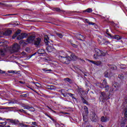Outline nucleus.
<instances>
[{
  "label": "nucleus",
  "instance_id": "f257e3e1",
  "mask_svg": "<svg viewBox=\"0 0 127 127\" xmlns=\"http://www.w3.org/2000/svg\"><path fill=\"white\" fill-rule=\"evenodd\" d=\"M59 58L61 62L64 64H69V63H70V61L71 60V57H63L60 56Z\"/></svg>",
  "mask_w": 127,
  "mask_h": 127
},
{
  "label": "nucleus",
  "instance_id": "f03ea898",
  "mask_svg": "<svg viewBox=\"0 0 127 127\" xmlns=\"http://www.w3.org/2000/svg\"><path fill=\"white\" fill-rule=\"evenodd\" d=\"M84 113L83 114V119L84 122H88V114H89V111L88 110V107L84 106Z\"/></svg>",
  "mask_w": 127,
  "mask_h": 127
},
{
  "label": "nucleus",
  "instance_id": "7ed1b4c3",
  "mask_svg": "<svg viewBox=\"0 0 127 127\" xmlns=\"http://www.w3.org/2000/svg\"><path fill=\"white\" fill-rule=\"evenodd\" d=\"M100 88H104L106 92H109V90H110V86L108 85V82H107L105 79L103 80L102 86Z\"/></svg>",
  "mask_w": 127,
  "mask_h": 127
},
{
  "label": "nucleus",
  "instance_id": "20e7f679",
  "mask_svg": "<svg viewBox=\"0 0 127 127\" xmlns=\"http://www.w3.org/2000/svg\"><path fill=\"white\" fill-rule=\"evenodd\" d=\"M19 49H20V46L17 44L16 43H14L13 45L12 48V52L14 53L15 52H18Z\"/></svg>",
  "mask_w": 127,
  "mask_h": 127
},
{
  "label": "nucleus",
  "instance_id": "39448f33",
  "mask_svg": "<svg viewBox=\"0 0 127 127\" xmlns=\"http://www.w3.org/2000/svg\"><path fill=\"white\" fill-rule=\"evenodd\" d=\"M100 94V100H102V102L103 101H104V100H109V98H108V96L107 95V94H106V92L104 91L101 92Z\"/></svg>",
  "mask_w": 127,
  "mask_h": 127
},
{
  "label": "nucleus",
  "instance_id": "423d86ee",
  "mask_svg": "<svg viewBox=\"0 0 127 127\" xmlns=\"http://www.w3.org/2000/svg\"><path fill=\"white\" fill-rule=\"evenodd\" d=\"M90 120L92 122H93L94 123H96V122L98 121V117L97 116V115H96V113H92L90 117Z\"/></svg>",
  "mask_w": 127,
  "mask_h": 127
},
{
  "label": "nucleus",
  "instance_id": "0eeeda50",
  "mask_svg": "<svg viewBox=\"0 0 127 127\" xmlns=\"http://www.w3.org/2000/svg\"><path fill=\"white\" fill-rule=\"evenodd\" d=\"M35 39V35H30L27 39L26 42H28V43H32V42L34 41Z\"/></svg>",
  "mask_w": 127,
  "mask_h": 127
},
{
  "label": "nucleus",
  "instance_id": "6e6552de",
  "mask_svg": "<svg viewBox=\"0 0 127 127\" xmlns=\"http://www.w3.org/2000/svg\"><path fill=\"white\" fill-rule=\"evenodd\" d=\"M119 90V85L118 83H115L112 85V89L110 90V92H116Z\"/></svg>",
  "mask_w": 127,
  "mask_h": 127
},
{
  "label": "nucleus",
  "instance_id": "1a4fd4ad",
  "mask_svg": "<svg viewBox=\"0 0 127 127\" xmlns=\"http://www.w3.org/2000/svg\"><path fill=\"white\" fill-rule=\"evenodd\" d=\"M27 34L25 33H22L20 34V35H18L17 37V39L18 40H21V39H23L25 37H27Z\"/></svg>",
  "mask_w": 127,
  "mask_h": 127
},
{
  "label": "nucleus",
  "instance_id": "9d476101",
  "mask_svg": "<svg viewBox=\"0 0 127 127\" xmlns=\"http://www.w3.org/2000/svg\"><path fill=\"white\" fill-rule=\"evenodd\" d=\"M90 62L94 64V65H96V66H102L103 65V63L100 61H89Z\"/></svg>",
  "mask_w": 127,
  "mask_h": 127
},
{
  "label": "nucleus",
  "instance_id": "9b49d317",
  "mask_svg": "<svg viewBox=\"0 0 127 127\" xmlns=\"http://www.w3.org/2000/svg\"><path fill=\"white\" fill-rule=\"evenodd\" d=\"M40 42H41V38H37L36 40H35L34 45L38 46L39 44H40Z\"/></svg>",
  "mask_w": 127,
  "mask_h": 127
},
{
  "label": "nucleus",
  "instance_id": "f8f14e48",
  "mask_svg": "<svg viewBox=\"0 0 127 127\" xmlns=\"http://www.w3.org/2000/svg\"><path fill=\"white\" fill-rule=\"evenodd\" d=\"M12 31L11 30H7L5 31L4 33H3V35H5L6 36H9L10 34H11V33Z\"/></svg>",
  "mask_w": 127,
  "mask_h": 127
},
{
  "label": "nucleus",
  "instance_id": "ddd939ff",
  "mask_svg": "<svg viewBox=\"0 0 127 127\" xmlns=\"http://www.w3.org/2000/svg\"><path fill=\"white\" fill-rule=\"evenodd\" d=\"M64 82H68V83H69V84H73V83H74V80H73L68 77L64 78Z\"/></svg>",
  "mask_w": 127,
  "mask_h": 127
},
{
  "label": "nucleus",
  "instance_id": "4468645a",
  "mask_svg": "<svg viewBox=\"0 0 127 127\" xmlns=\"http://www.w3.org/2000/svg\"><path fill=\"white\" fill-rule=\"evenodd\" d=\"M54 47L49 46L47 47V50L48 51V52H52V51H54Z\"/></svg>",
  "mask_w": 127,
  "mask_h": 127
},
{
  "label": "nucleus",
  "instance_id": "2eb2a0df",
  "mask_svg": "<svg viewBox=\"0 0 127 127\" xmlns=\"http://www.w3.org/2000/svg\"><path fill=\"white\" fill-rule=\"evenodd\" d=\"M6 121H7V122H9V123H11V124H14V125H16V124H17V121L14 120L7 119H6Z\"/></svg>",
  "mask_w": 127,
  "mask_h": 127
},
{
  "label": "nucleus",
  "instance_id": "dca6fc26",
  "mask_svg": "<svg viewBox=\"0 0 127 127\" xmlns=\"http://www.w3.org/2000/svg\"><path fill=\"white\" fill-rule=\"evenodd\" d=\"M94 52L96 53V55L97 56H101V50H100L99 49L95 48L94 49Z\"/></svg>",
  "mask_w": 127,
  "mask_h": 127
},
{
  "label": "nucleus",
  "instance_id": "f3484780",
  "mask_svg": "<svg viewBox=\"0 0 127 127\" xmlns=\"http://www.w3.org/2000/svg\"><path fill=\"white\" fill-rule=\"evenodd\" d=\"M20 32H21V30H18L17 31L15 32V33L13 35L12 38H15V37H16V36H17V35H18L19 33H20Z\"/></svg>",
  "mask_w": 127,
  "mask_h": 127
},
{
  "label": "nucleus",
  "instance_id": "a211bd4d",
  "mask_svg": "<svg viewBox=\"0 0 127 127\" xmlns=\"http://www.w3.org/2000/svg\"><path fill=\"white\" fill-rule=\"evenodd\" d=\"M44 40L46 45H48V42H49V37H48V36H45Z\"/></svg>",
  "mask_w": 127,
  "mask_h": 127
},
{
  "label": "nucleus",
  "instance_id": "6ab92c4d",
  "mask_svg": "<svg viewBox=\"0 0 127 127\" xmlns=\"http://www.w3.org/2000/svg\"><path fill=\"white\" fill-rule=\"evenodd\" d=\"M107 121H108V118H107V117L102 116L101 118V122H102V123H106V122H107Z\"/></svg>",
  "mask_w": 127,
  "mask_h": 127
},
{
  "label": "nucleus",
  "instance_id": "aec40b11",
  "mask_svg": "<svg viewBox=\"0 0 127 127\" xmlns=\"http://www.w3.org/2000/svg\"><path fill=\"white\" fill-rule=\"evenodd\" d=\"M108 66H109V68H110V69H112V70H116V69H117V66L115 65L108 64Z\"/></svg>",
  "mask_w": 127,
  "mask_h": 127
},
{
  "label": "nucleus",
  "instance_id": "412c9836",
  "mask_svg": "<svg viewBox=\"0 0 127 127\" xmlns=\"http://www.w3.org/2000/svg\"><path fill=\"white\" fill-rule=\"evenodd\" d=\"M70 57L71 60H76V59H77V56L74 54H71Z\"/></svg>",
  "mask_w": 127,
  "mask_h": 127
},
{
  "label": "nucleus",
  "instance_id": "4be33fe9",
  "mask_svg": "<svg viewBox=\"0 0 127 127\" xmlns=\"http://www.w3.org/2000/svg\"><path fill=\"white\" fill-rule=\"evenodd\" d=\"M0 55L1 56H4L5 55V50H0Z\"/></svg>",
  "mask_w": 127,
  "mask_h": 127
},
{
  "label": "nucleus",
  "instance_id": "5701e85b",
  "mask_svg": "<svg viewBox=\"0 0 127 127\" xmlns=\"http://www.w3.org/2000/svg\"><path fill=\"white\" fill-rule=\"evenodd\" d=\"M114 39H117V40H121L122 39V37L119 35H115L114 37H113Z\"/></svg>",
  "mask_w": 127,
  "mask_h": 127
},
{
  "label": "nucleus",
  "instance_id": "b1692460",
  "mask_svg": "<svg viewBox=\"0 0 127 127\" xmlns=\"http://www.w3.org/2000/svg\"><path fill=\"white\" fill-rule=\"evenodd\" d=\"M85 22H86V23H88L89 25H94L95 24V23L90 22V21L88 19H85Z\"/></svg>",
  "mask_w": 127,
  "mask_h": 127
},
{
  "label": "nucleus",
  "instance_id": "393cba45",
  "mask_svg": "<svg viewBox=\"0 0 127 127\" xmlns=\"http://www.w3.org/2000/svg\"><path fill=\"white\" fill-rule=\"evenodd\" d=\"M55 10H56V11H57L58 12H63V11H64L63 10H61L60 9V8H54Z\"/></svg>",
  "mask_w": 127,
  "mask_h": 127
},
{
  "label": "nucleus",
  "instance_id": "a878e982",
  "mask_svg": "<svg viewBox=\"0 0 127 127\" xmlns=\"http://www.w3.org/2000/svg\"><path fill=\"white\" fill-rule=\"evenodd\" d=\"M81 101H82V103L83 104H86V105H88V101L87 100H85L83 97H81Z\"/></svg>",
  "mask_w": 127,
  "mask_h": 127
},
{
  "label": "nucleus",
  "instance_id": "bb28decb",
  "mask_svg": "<svg viewBox=\"0 0 127 127\" xmlns=\"http://www.w3.org/2000/svg\"><path fill=\"white\" fill-rule=\"evenodd\" d=\"M44 51L43 49H39L38 51V54H44Z\"/></svg>",
  "mask_w": 127,
  "mask_h": 127
},
{
  "label": "nucleus",
  "instance_id": "cd10ccee",
  "mask_svg": "<svg viewBox=\"0 0 127 127\" xmlns=\"http://www.w3.org/2000/svg\"><path fill=\"white\" fill-rule=\"evenodd\" d=\"M78 36H79V40H83L82 39H84V36L80 34H78Z\"/></svg>",
  "mask_w": 127,
  "mask_h": 127
},
{
  "label": "nucleus",
  "instance_id": "c85d7f7f",
  "mask_svg": "<svg viewBox=\"0 0 127 127\" xmlns=\"http://www.w3.org/2000/svg\"><path fill=\"white\" fill-rule=\"evenodd\" d=\"M85 12H92L93 11V9L91 8H88L87 9L85 10Z\"/></svg>",
  "mask_w": 127,
  "mask_h": 127
},
{
  "label": "nucleus",
  "instance_id": "c756f323",
  "mask_svg": "<svg viewBox=\"0 0 127 127\" xmlns=\"http://www.w3.org/2000/svg\"><path fill=\"white\" fill-rule=\"evenodd\" d=\"M22 107L24 108V110H25V109H26V110H29V109H30V106L28 105H23Z\"/></svg>",
  "mask_w": 127,
  "mask_h": 127
},
{
  "label": "nucleus",
  "instance_id": "7c9ffc66",
  "mask_svg": "<svg viewBox=\"0 0 127 127\" xmlns=\"http://www.w3.org/2000/svg\"><path fill=\"white\" fill-rule=\"evenodd\" d=\"M107 54L106 53H104V52L100 51V56H106Z\"/></svg>",
  "mask_w": 127,
  "mask_h": 127
},
{
  "label": "nucleus",
  "instance_id": "2f4dec72",
  "mask_svg": "<svg viewBox=\"0 0 127 127\" xmlns=\"http://www.w3.org/2000/svg\"><path fill=\"white\" fill-rule=\"evenodd\" d=\"M56 35H57V36H59L60 38H62V37H63V35H62V34L61 33H57Z\"/></svg>",
  "mask_w": 127,
  "mask_h": 127
},
{
  "label": "nucleus",
  "instance_id": "473e14b6",
  "mask_svg": "<svg viewBox=\"0 0 127 127\" xmlns=\"http://www.w3.org/2000/svg\"><path fill=\"white\" fill-rule=\"evenodd\" d=\"M68 96H70V97L72 98V99H76L75 97H74V94H73L72 93H68Z\"/></svg>",
  "mask_w": 127,
  "mask_h": 127
},
{
  "label": "nucleus",
  "instance_id": "72a5a7b5",
  "mask_svg": "<svg viewBox=\"0 0 127 127\" xmlns=\"http://www.w3.org/2000/svg\"><path fill=\"white\" fill-rule=\"evenodd\" d=\"M30 112H35V109L33 107H30V108L29 109Z\"/></svg>",
  "mask_w": 127,
  "mask_h": 127
},
{
  "label": "nucleus",
  "instance_id": "f704fd0d",
  "mask_svg": "<svg viewBox=\"0 0 127 127\" xmlns=\"http://www.w3.org/2000/svg\"><path fill=\"white\" fill-rule=\"evenodd\" d=\"M118 78H119L120 79H124V74H119L118 75Z\"/></svg>",
  "mask_w": 127,
  "mask_h": 127
},
{
  "label": "nucleus",
  "instance_id": "c9c22d12",
  "mask_svg": "<svg viewBox=\"0 0 127 127\" xmlns=\"http://www.w3.org/2000/svg\"><path fill=\"white\" fill-rule=\"evenodd\" d=\"M35 85L36 86V87H38V88H40V87L41 86V85L38 82H36Z\"/></svg>",
  "mask_w": 127,
  "mask_h": 127
},
{
  "label": "nucleus",
  "instance_id": "e433bc0d",
  "mask_svg": "<svg viewBox=\"0 0 127 127\" xmlns=\"http://www.w3.org/2000/svg\"><path fill=\"white\" fill-rule=\"evenodd\" d=\"M43 70L45 71V72H46L47 71H49L50 72H52V70H51V69L47 70L46 68H43Z\"/></svg>",
  "mask_w": 127,
  "mask_h": 127
},
{
  "label": "nucleus",
  "instance_id": "4c0bfd02",
  "mask_svg": "<svg viewBox=\"0 0 127 127\" xmlns=\"http://www.w3.org/2000/svg\"><path fill=\"white\" fill-rule=\"evenodd\" d=\"M71 45L73 47H75V48H77V47H78V45L75 44H73L72 43H71Z\"/></svg>",
  "mask_w": 127,
  "mask_h": 127
},
{
  "label": "nucleus",
  "instance_id": "58836bf2",
  "mask_svg": "<svg viewBox=\"0 0 127 127\" xmlns=\"http://www.w3.org/2000/svg\"><path fill=\"white\" fill-rule=\"evenodd\" d=\"M106 34H107V35H108L109 36H110V37H111V35L110 33H109V30L107 29L106 30Z\"/></svg>",
  "mask_w": 127,
  "mask_h": 127
},
{
  "label": "nucleus",
  "instance_id": "ea45409f",
  "mask_svg": "<svg viewBox=\"0 0 127 127\" xmlns=\"http://www.w3.org/2000/svg\"><path fill=\"white\" fill-rule=\"evenodd\" d=\"M0 125H2V126H3V127H4V126L6 125V122L3 123H0Z\"/></svg>",
  "mask_w": 127,
  "mask_h": 127
},
{
  "label": "nucleus",
  "instance_id": "a19ab883",
  "mask_svg": "<svg viewBox=\"0 0 127 127\" xmlns=\"http://www.w3.org/2000/svg\"><path fill=\"white\" fill-rule=\"evenodd\" d=\"M4 45V42H0V46Z\"/></svg>",
  "mask_w": 127,
  "mask_h": 127
},
{
  "label": "nucleus",
  "instance_id": "79ce46f5",
  "mask_svg": "<svg viewBox=\"0 0 127 127\" xmlns=\"http://www.w3.org/2000/svg\"><path fill=\"white\" fill-rule=\"evenodd\" d=\"M4 73H5V71H4L3 70H1V69H0V74H4Z\"/></svg>",
  "mask_w": 127,
  "mask_h": 127
},
{
  "label": "nucleus",
  "instance_id": "37998d69",
  "mask_svg": "<svg viewBox=\"0 0 127 127\" xmlns=\"http://www.w3.org/2000/svg\"><path fill=\"white\" fill-rule=\"evenodd\" d=\"M93 57H94V58H95V59H97L98 58V56L97 55V54H94Z\"/></svg>",
  "mask_w": 127,
  "mask_h": 127
},
{
  "label": "nucleus",
  "instance_id": "c03bdc74",
  "mask_svg": "<svg viewBox=\"0 0 127 127\" xmlns=\"http://www.w3.org/2000/svg\"><path fill=\"white\" fill-rule=\"evenodd\" d=\"M23 113H24V114H25L26 115H28V116L30 115L29 114H28L25 110H23Z\"/></svg>",
  "mask_w": 127,
  "mask_h": 127
},
{
  "label": "nucleus",
  "instance_id": "a18cd8bd",
  "mask_svg": "<svg viewBox=\"0 0 127 127\" xmlns=\"http://www.w3.org/2000/svg\"><path fill=\"white\" fill-rule=\"evenodd\" d=\"M27 96V94H22L20 95V97H26Z\"/></svg>",
  "mask_w": 127,
  "mask_h": 127
},
{
  "label": "nucleus",
  "instance_id": "49530a36",
  "mask_svg": "<svg viewBox=\"0 0 127 127\" xmlns=\"http://www.w3.org/2000/svg\"><path fill=\"white\" fill-rule=\"evenodd\" d=\"M29 50H30L29 48H26L25 49V51H26L27 52H29Z\"/></svg>",
  "mask_w": 127,
  "mask_h": 127
},
{
  "label": "nucleus",
  "instance_id": "de8ad7c7",
  "mask_svg": "<svg viewBox=\"0 0 127 127\" xmlns=\"http://www.w3.org/2000/svg\"><path fill=\"white\" fill-rule=\"evenodd\" d=\"M75 37L77 38V39H78L79 40V38H80V36H78V34L75 36Z\"/></svg>",
  "mask_w": 127,
  "mask_h": 127
},
{
  "label": "nucleus",
  "instance_id": "09e8293b",
  "mask_svg": "<svg viewBox=\"0 0 127 127\" xmlns=\"http://www.w3.org/2000/svg\"><path fill=\"white\" fill-rule=\"evenodd\" d=\"M13 74H16L17 75V74H18V72H16V71L15 70H13Z\"/></svg>",
  "mask_w": 127,
  "mask_h": 127
},
{
  "label": "nucleus",
  "instance_id": "8fccbe9b",
  "mask_svg": "<svg viewBox=\"0 0 127 127\" xmlns=\"http://www.w3.org/2000/svg\"><path fill=\"white\" fill-rule=\"evenodd\" d=\"M108 74H109L108 72L106 71L105 72V75L106 77H108Z\"/></svg>",
  "mask_w": 127,
  "mask_h": 127
},
{
  "label": "nucleus",
  "instance_id": "3c124183",
  "mask_svg": "<svg viewBox=\"0 0 127 127\" xmlns=\"http://www.w3.org/2000/svg\"><path fill=\"white\" fill-rule=\"evenodd\" d=\"M0 109H13V107H6L5 108H0Z\"/></svg>",
  "mask_w": 127,
  "mask_h": 127
},
{
  "label": "nucleus",
  "instance_id": "603ef678",
  "mask_svg": "<svg viewBox=\"0 0 127 127\" xmlns=\"http://www.w3.org/2000/svg\"><path fill=\"white\" fill-rule=\"evenodd\" d=\"M18 112H20V113H23V109L19 110Z\"/></svg>",
  "mask_w": 127,
  "mask_h": 127
},
{
  "label": "nucleus",
  "instance_id": "864d4df0",
  "mask_svg": "<svg viewBox=\"0 0 127 127\" xmlns=\"http://www.w3.org/2000/svg\"><path fill=\"white\" fill-rule=\"evenodd\" d=\"M8 73H13V70H9L8 71Z\"/></svg>",
  "mask_w": 127,
  "mask_h": 127
},
{
  "label": "nucleus",
  "instance_id": "5fc2aeb1",
  "mask_svg": "<svg viewBox=\"0 0 127 127\" xmlns=\"http://www.w3.org/2000/svg\"><path fill=\"white\" fill-rule=\"evenodd\" d=\"M44 61H49V59H47L46 58L44 59Z\"/></svg>",
  "mask_w": 127,
  "mask_h": 127
},
{
  "label": "nucleus",
  "instance_id": "6e6d98bb",
  "mask_svg": "<svg viewBox=\"0 0 127 127\" xmlns=\"http://www.w3.org/2000/svg\"><path fill=\"white\" fill-rule=\"evenodd\" d=\"M48 107V108L51 111H53V110H52V109L51 108H50L49 106H47Z\"/></svg>",
  "mask_w": 127,
  "mask_h": 127
},
{
  "label": "nucleus",
  "instance_id": "4d7b16f0",
  "mask_svg": "<svg viewBox=\"0 0 127 127\" xmlns=\"http://www.w3.org/2000/svg\"><path fill=\"white\" fill-rule=\"evenodd\" d=\"M32 125H33V126H36V122H32Z\"/></svg>",
  "mask_w": 127,
  "mask_h": 127
},
{
  "label": "nucleus",
  "instance_id": "13d9d810",
  "mask_svg": "<svg viewBox=\"0 0 127 127\" xmlns=\"http://www.w3.org/2000/svg\"><path fill=\"white\" fill-rule=\"evenodd\" d=\"M5 16H6V15H15V14H7V15H5Z\"/></svg>",
  "mask_w": 127,
  "mask_h": 127
},
{
  "label": "nucleus",
  "instance_id": "bf43d9fd",
  "mask_svg": "<svg viewBox=\"0 0 127 127\" xmlns=\"http://www.w3.org/2000/svg\"><path fill=\"white\" fill-rule=\"evenodd\" d=\"M105 43H107V44H108V43H110V41H106L105 42Z\"/></svg>",
  "mask_w": 127,
  "mask_h": 127
},
{
  "label": "nucleus",
  "instance_id": "052dcab7",
  "mask_svg": "<svg viewBox=\"0 0 127 127\" xmlns=\"http://www.w3.org/2000/svg\"><path fill=\"white\" fill-rule=\"evenodd\" d=\"M78 92L79 93H81L82 92V91H81V89H78Z\"/></svg>",
  "mask_w": 127,
  "mask_h": 127
},
{
  "label": "nucleus",
  "instance_id": "680f3d73",
  "mask_svg": "<svg viewBox=\"0 0 127 127\" xmlns=\"http://www.w3.org/2000/svg\"><path fill=\"white\" fill-rule=\"evenodd\" d=\"M50 118L53 121H54V119L52 118L51 117H50Z\"/></svg>",
  "mask_w": 127,
  "mask_h": 127
},
{
  "label": "nucleus",
  "instance_id": "e2e57ef3",
  "mask_svg": "<svg viewBox=\"0 0 127 127\" xmlns=\"http://www.w3.org/2000/svg\"><path fill=\"white\" fill-rule=\"evenodd\" d=\"M19 83H20V84H23V82L21 81H19Z\"/></svg>",
  "mask_w": 127,
  "mask_h": 127
},
{
  "label": "nucleus",
  "instance_id": "0e129e2a",
  "mask_svg": "<svg viewBox=\"0 0 127 127\" xmlns=\"http://www.w3.org/2000/svg\"><path fill=\"white\" fill-rule=\"evenodd\" d=\"M0 4H2V5H4V3H2L1 2H0Z\"/></svg>",
  "mask_w": 127,
  "mask_h": 127
},
{
  "label": "nucleus",
  "instance_id": "69168bd1",
  "mask_svg": "<svg viewBox=\"0 0 127 127\" xmlns=\"http://www.w3.org/2000/svg\"><path fill=\"white\" fill-rule=\"evenodd\" d=\"M52 112H53V113H56V111H55L54 110L52 111Z\"/></svg>",
  "mask_w": 127,
  "mask_h": 127
},
{
  "label": "nucleus",
  "instance_id": "338daca9",
  "mask_svg": "<svg viewBox=\"0 0 127 127\" xmlns=\"http://www.w3.org/2000/svg\"><path fill=\"white\" fill-rule=\"evenodd\" d=\"M86 127H92L90 125H88V126H86Z\"/></svg>",
  "mask_w": 127,
  "mask_h": 127
},
{
  "label": "nucleus",
  "instance_id": "774afa93",
  "mask_svg": "<svg viewBox=\"0 0 127 127\" xmlns=\"http://www.w3.org/2000/svg\"><path fill=\"white\" fill-rule=\"evenodd\" d=\"M5 127H10V126H5Z\"/></svg>",
  "mask_w": 127,
  "mask_h": 127
}]
</instances>
